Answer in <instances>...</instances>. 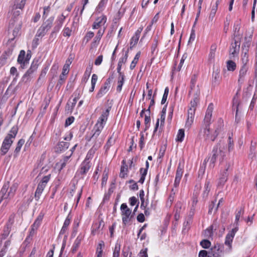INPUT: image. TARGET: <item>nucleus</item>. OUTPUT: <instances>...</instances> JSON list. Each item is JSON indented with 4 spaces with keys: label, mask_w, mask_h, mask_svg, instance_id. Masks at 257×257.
Returning <instances> with one entry per match:
<instances>
[{
    "label": "nucleus",
    "mask_w": 257,
    "mask_h": 257,
    "mask_svg": "<svg viewBox=\"0 0 257 257\" xmlns=\"http://www.w3.org/2000/svg\"><path fill=\"white\" fill-rule=\"evenodd\" d=\"M18 132V127L15 125L12 127L9 134L5 138L0 149L1 155H5L10 149Z\"/></svg>",
    "instance_id": "nucleus-1"
},
{
    "label": "nucleus",
    "mask_w": 257,
    "mask_h": 257,
    "mask_svg": "<svg viewBox=\"0 0 257 257\" xmlns=\"http://www.w3.org/2000/svg\"><path fill=\"white\" fill-rule=\"evenodd\" d=\"M102 130L101 125H95L92 131V135L87 140L88 141H91L93 143V149H98L103 142L104 138L100 135Z\"/></svg>",
    "instance_id": "nucleus-2"
},
{
    "label": "nucleus",
    "mask_w": 257,
    "mask_h": 257,
    "mask_svg": "<svg viewBox=\"0 0 257 257\" xmlns=\"http://www.w3.org/2000/svg\"><path fill=\"white\" fill-rule=\"evenodd\" d=\"M26 0H13L14 6L12 10L13 17L10 21V25L14 26L15 22L18 20V17L20 15L22 9L25 5Z\"/></svg>",
    "instance_id": "nucleus-3"
},
{
    "label": "nucleus",
    "mask_w": 257,
    "mask_h": 257,
    "mask_svg": "<svg viewBox=\"0 0 257 257\" xmlns=\"http://www.w3.org/2000/svg\"><path fill=\"white\" fill-rule=\"evenodd\" d=\"M212 153V156L210 159V166L211 168H213L217 159L219 158L220 160H222L225 156L224 146L222 147L220 144H218L213 148Z\"/></svg>",
    "instance_id": "nucleus-4"
},
{
    "label": "nucleus",
    "mask_w": 257,
    "mask_h": 257,
    "mask_svg": "<svg viewBox=\"0 0 257 257\" xmlns=\"http://www.w3.org/2000/svg\"><path fill=\"white\" fill-rule=\"evenodd\" d=\"M213 110V105L212 103H210L207 109L204 119V123L205 125V128H204V134L207 136H208L209 133V128H208V126L211 123Z\"/></svg>",
    "instance_id": "nucleus-5"
},
{
    "label": "nucleus",
    "mask_w": 257,
    "mask_h": 257,
    "mask_svg": "<svg viewBox=\"0 0 257 257\" xmlns=\"http://www.w3.org/2000/svg\"><path fill=\"white\" fill-rule=\"evenodd\" d=\"M122 215V220L123 224L126 225L131 220L130 217L132 211L128 208L125 203H122L120 206Z\"/></svg>",
    "instance_id": "nucleus-6"
},
{
    "label": "nucleus",
    "mask_w": 257,
    "mask_h": 257,
    "mask_svg": "<svg viewBox=\"0 0 257 257\" xmlns=\"http://www.w3.org/2000/svg\"><path fill=\"white\" fill-rule=\"evenodd\" d=\"M197 104L196 102L194 101H191L190 102L191 106L188 110V118L186 122V126L189 128L193 122L195 107Z\"/></svg>",
    "instance_id": "nucleus-7"
},
{
    "label": "nucleus",
    "mask_w": 257,
    "mask_h": 257,
    "mask_svg": "<svg viewBox=\"0 0 257 257\" xmlns=\"http://www.w3.org/2000/svg\"><path fill=\"white\" fill-rule=\"evenodd\" d=\"M240 38H233V42H232L229 50L230 58L235 57L237 55L239 51L240 48Z\"/></svg>",
    "instance_id": "nucleus-8"
},
{
    "label": "nucleus",
    "mask_w": 257,
    "mask_h": 257,
    "mask_svg": "<svg viewBox=\"0 0 257 257\" xmlns=\"http://www.w3.org/2000/svg\"><path fill=\"white\" fill-rule=\"evenodd\" d=\"M113 79V77H109L106 81L104 83L103 85L101 87L99 91L98 92L96 97L99 98L102 97L105 94L109 89L110 87V83Z\"/></svg>",
    "instance_id": "nucleus-9"
},
{
    "label": "nucleus",
    "mask_w": 257,
    "mask_h": 257,
    "mask_svg": "<svg viewBox=\"0 0 257 257\" xmlns=\"http://www.w3.org/2000/svg\"><path fill=\"white\" fill-rule=\"evenodd\" d=\"M91 167L90 161L85 159L81 163L79 169L77 172L78 175L83 176L86 174Z\"/></svg>",
    "instance_id": "nucleus-10"
},
{
    "label": "nucleus",
    "mask_w": 257,
    "mask_h": 257,
    "mask_svg": "<svg viewBox=\"0 0 257 257\" xmlns=\"http://www.w3.org/2000/svg\"><path fill=\"white\" fill-rule=\"evenodd\" d=\"M249 67L248 65H241L238 75V82L239 83H242L245 79V77L248 73Z\"/></svg>",
    "instance_id": "nucleus-11"
},
{
    "label": "nucleus",
    "mask_w": 257,
    "mask_h": 257,
    "mask_svg": "<svg viewBox=\"0 0 257 257\" xmlns=\"http://www.w3.org/2000/svg\"><path fill=\"white\" fill-rule=\"evenodd\" d=\"M109 110V108H107L104 111H103L100 116L99 117L97 123L95 125H100L102 126V129H103L107 120Z\"/></svg>",
    "instance_id": "nucleus-12"
},
{
    "label": "nucleus",
    "mask_w": 257,
    "mask_h": 257,
    "mask_svg": "<svg viewBox=\"0 0 257 257\" xmlns=\"http://www.w3.org/2000/svg\"><path fill=\"white\" fill-rule=\"evenodd\" d=\"M29 58L28 55L27 58H25V52L24 50H21L18 58V62L21 64L22 68L24 69L29 63Z\"/></svg>",
    "instance_id": "nucleus-13"
},
{
    "label": "nucleus",
    "mask_w": 257,
    "mask_h": 257,
    "mask_svg": "<svg viewBox=\"0 0 257 257\" xmlns=\"http://www.w3.org/2000/svg\"><path fill=\"white\" fill-rule=\"evenodd\" d=\"M237 231V228L236 227L232 229L231 230L227 233L225 237V244L228 246L229 250L231 248V243Z\"/></svg>",
    "instance_id": "nucleus-14"
},
{
    "label": "nucleus",
    "mask_w": 257,
    "mask_h": 257,
    "mask_svg": "<svg viewBox=\"0 0 257 257\" xmlns=\"http://www.w3.org/2000/svg\"><path fill=\"white\" fill-rule=\"evenodd\" d=\"M67 16V15L65 16L64 14H62L61 15L58 17L55 22V26L53 28V31L52 34L56 33L60 30Z\"/></svg>",
    "instance_id": "nucleus-15"
},
{
    "label": "nucleus",
    "mask_w": 257,
    "mask_h": 257,
    "mask_svg": "<svg viewBox=\"0 0 257 257\" xmlns=\"http://www.w3.org/2000/svg\"><path fill=\"white\" fill-rule=\"evenodd\" d=\"M222 250L223 247L221 245H215L211 248L210 254L211 257H221L223 254Z\"/></svg>",
    "instance_id": "nucleus-16"
},
{
    "label": "nucleus",
    "mask_w": 257,
    "mask_h": 257,
    "mask_svg": "<svg viewBox=\"0 0 257 257\" xmlns=\"http://www.w3.org/2000/svg\"><path fill=\"white\" fill-rule=\"evenodd\" d=\"M106 17L103 15L97 18L92 25L93 29H98L101 26H104L106 22Z\"/></svg>",
    "instance_id": "nucleus-17"
},
{
    "label": "nucleus",
    "mask_w": 257,
    "mask_h": 257,
    "mask_svg": "<svg viewBox=\"0 0 257 257\" xmlns=\"http://www.w3.org/2000/svg\"><path fill=\"white\" fill-rule=\"evenodd\" d=\"M37 68L38 67L36 64H32L31 67L23 76V81L25 82L29 81L30 78V75L37 70Z\"/></svg>",
    "instance_id": "nucleus-18"
},
{
    "label": "nucleus",
    "mask_w": 257,
    "mask_h": 257,
    "mask_svg": "<svg viewBox=\"0 0 257 257\" xmlns=\"http://www.w3.org/2000/svg\"><path fill=\"white\" fill-rule=\"evenodd\" d=\"M105 29V28H103V29H100L99 30L96 36L94 38L93 41L91 44L92 47H96V46L98 45L99 42L104 33Z\"/></svg>",
    "instance_id": "nucleus-19"
},
{
    "label": "nucleus",
    "mask_w": 257,
    "mask_h": 257,
    "mask_svg": "<svg viewBox=\"0 0 257 257\" xmlns=\"http://www.w3.org/2000/svg\"><path fill=\"white\" fill-rule=\"evenodd\" d=\"M230 165H228L227 166L226 168H225V170L223 172V173L221 174V177L219 178V181H218V185L219 186H223L226 182V181L227 180V171L229 168Z\"/></svg>",
    "instance_id": "nucleus-20"
},
{
    "label": "nucleus",
    "mask_w": 257,
    "mask_h": 257,
    "mask_svg": "<svg viewBox=\"0 0 257 257\" xmlns=\"http://www.w3.org/2000/svg\"><path fill=\"white\" fill-rule=\"evenodd\" d=\"M143 29L140 28V30H138L135 33V35L132 38L131 42H130V49H132L135 45H136L139 40L140 38V34L142 31Z\"/></svg>",
    "instance_id": "nucleus-21"
},
{
    "label": "nucleus",
    "mask_w": 257,
    "mask_h": 257,
    "mask_svg": "<svg viewBox=\"0 0 257 257\" xmlns=\"http://www.w3.org/2000/svg\"><path fill=\"white\" fill-rule=\"evenodd\" d=\"M183 174V170L180 168V165L178 167L176 174V177L174 182V185L177 187L179 185L180 180L181 179L182 176Z\"/></svg>",
    "instance_id": "nucleus-22"
},
{
    "label": "nucleus",
    "mask_w": 257,
    "mask_h": 257,
    "mask_svg": "<svg viewBox=\"0 0 257 257\" xmlns=\"http://www.w3.org/2000/svg\"><path fill=\"white\" fill-rule=\"evenodd\" d=\"M46 186L39 183L36 191L35 193V198L37 201H38L40 199V196L42 193Z\"/></svg>",
    "instance_id": "nucleus-23"
},
{
    "label": "nucleus",
    "mask_w": 257,
    "mask_h": 257,
    "mask_svg": "<svg viewBox=\"0 0 257 257\" xmlns=\"http://www.w3.org/2000/svg\"><path fill=\"white\" fill-rule=\"evenodd\" d=\"M81 93L82 92L81 90L78 89L76 90L73 93L72 96H74V98L72 102L70 101V103L72 104V107H75L77 100L80 98Z\"/></svg>",
    "instance_id": "nucleus-24"
},
{
    "label": "nucleus",
    "mask_w": 257,
    "mask_h": 257,
    "mask_svg": "<svg viewBox=\"0 0 257 257\" xmlns=\"http://www.w3.org/2000/svg\"><path fill=\"white\" fill-rule=\"evenodd\" d=\"M54 18L51 17L49 18L46 22H45L42 25V27L44 28V29L46 31H48L52 27L53 23Z\"/></svg>",
    "instance_id": "nucleus-25"
},
{
    "label": "nucleus",
    "mask_w": 257,
    "mask_h": 257,
    "mask_svg": "<svg viewBox=\"0 0 257 257\" xmlns=\"http://www.w3.org/2000/svg\"><path fill=\"white\" fill-rule=\"evenodd\" d=\"M69 146V143L67 142H59L56 148V151L57 152H62L66 149H68Z\"/></svg>",
    "instance_id": "nucleus-26"
},
{
    "label": "nucleus",
    "mask_w": 257,
    "mask_h": 257,
    "mask_svg": "<svg viewBox=\"0 0 257 257\" xmlns=\"http://www.w3.org/2000/svg\"><path fill=\"white\" fill-rule=\"evenodd\" d=\"M71 217L68 215L67 218L64 221L63 225L61 229L60 233L61 234H64L68 229V227L70 223Z\"/></svg>",
    "instance_id": "nucleus-27"
},
{
    "label": "nucleus",
    "mask_w": 257,
    "mask_h": 257,
    "mask_svg": "<svg viewBox=\"0 0 257 257\" xmlns=\"http://www.w3.org/2000/svg\"><path fill=\"white\" fill-rule=\"evenodd\" d=\"M107 2V0H101L96 8V12L98 13L102 12L104 10Z\"/></svg>",
    "instance_id": "nucleus-28"
},
{
    "label": "nucleus",
    "mask_w": 257,
    "mask_h": 257,
    "mask_svg": "<svg viewBox=\"0 0 257 257\" xmlns=\"http://www.w3.org/2000/svg\"><path fill=\"white\" fill-rule=\"evenodd\" d=\"M125 161L124 160L122 162L123 165L121 167L120 172L119 174V176L123 178H124L126 176L128 170L127 166L125 164Z\"/></svg>",
    "instance_id": "nucleus-29"
},
{
    "label": "nucleus",
    "mask_w": 257,
    "mask_h": 257,
    "mask_svg": "<svg viewBox=\"0 0 257 257\" xmlns=\"http://www.w3.org/2000/svg\"><path fill=\"white\" fill-rule=\"evenodd\" d=\"M42 219H43V216L39 215L38 216V217L36 218V219L35 220L34 223L32 225L31 228L33 230H37L38 229V228H39L40 225L41 224Z\"/></svg>",
    "instance_id": "nucleus-30"
},
{
    "label": "nucleus",
    "mask_w": 257,
    "mask_h": 257,
    "mask_svg": "<svg viewBox=\"0 0 257 257\" xmlns=\"http://www.w3.org/2000/svg\"><path fill=\"white\" fill-rule=\"evenodd\" d=\"M124 75H121V77H118L117 81V86L116 87V91L117 92H120L121 91L122 85L124 83Z\"/></svg>",
    "instance_id": "nucleus-31"
},
{
    "label": "nucleus",
    "mask_w": 257,
    "mask_h": 257,
    "mask_svg": "<svg viewBox=\"0 0 257 257\" xmlns=\"http://www.w3.org/2000/svg\"><path fill=\"white\" fill-rule=\"evenodd\" d=\"M25 140L23 139H20L17 144V147L15 150V151H14V153H15V157H17V155L19 154V153L20 152L21 149V148L23 146V145L25 143Z\"/></svg>",
    "instance_id": "nucleus-32"
},
{
    "label": "nucleus",
    "mask_w": 257,
    "mask_h": 257,
    "mask_svg": "<svg viewBox=\"0 0 257 257\" xmlns=\"http://www.w3.org/2000/svg\"><path fill=\"white\" fill-rule=\"evenodd\" d=\"M218 8L216 7V6H212L211 11L208 17V20L210 22H212L214 18Z\"/></svg>",
    "instance_id": "nucleus-33"
},
{
    "label": "nucleus",
    "mask_w": 257,
    "mask_h": 257,
    "mask_svg": "<svg viewBox=\"0 0 257 257\" xmlns=\"http://www.w3.org/2000/svg\"><path fill=\"white\" fill-rule=\"evenodd\" d=\"M227 69L229 71H233L235 70L236 65L234 62L232 60H228L226 62Z\"/></svg>",
    "instance_id": "nucleus-34"
},
{
    "label": "nucleus",
    "mask_w": 257,
    "mask_h": 257,
    "mask_svg": "<svg viewBox=\"0 0 257 257\" xmlns=\"http://www.w3.org/2000/svg\"><path fill=\"white\" fill-rule=\"evenodd\" d=\"M213 225L209 226L204 232V235L205 237L212 238L213 236Z\"/></svg>",
    "instance_id": "nucleus-35"
},
{
    "label": "nucleus",
    "mask_w": 257,
    "mask_h": 257,
    "mask_svg": "<svg viewBox=\"0 0 257 257\" xmlns=\"http://www.w3.org/2000/svg\"><path fill=\"white\" fill-rule=\"evenodd\" d=\"M140 56V52L137 53L131 64L130 69L131 70H133L136 67V65L138 62Z\"/></svg>",
    "instance_id": "nucleus-36"
},
{
    "label": "nucleus",
    "mask_w": 257,
    "mask_h": 257,
    "mask_svg": "<svg viewBox=\"0 0 257 257\" xmlns=\"http://www.w3.org/2000/svg\"><path fill=\"white\" fill-rule=\"evenodd\" d=\"M120 249V244L116 242L113 252V257H119Z\"/></svg>",
    "instance_id": "nucleus-37"
},
{
    "label": "nucleus",
    "mask_w": 257,
    "mask_h": 257,
    "mask_svg": "<svg viewBox=\"0 0 257 257\" xmlns=\"http://www.w3.org/2000/svg\"><path fill=\"white\" fill-rule=\"evenodd\" d=\"M15 215L14 214H12L9 216L8 221L6 224V226L8 228L11 229L12 226L15 221Z\"/></svg>",
    "instance_id": "nucleus-38"
},
{
    "label": "nucleus",
    "mask_w": 257,
    "mask_h": 257,
    "mask_svg": "<svg viewBox=\"0 0 257 257\" xmlns=\"http://www.w3.org/2000/svg\"><path fill=\"white\" fill-rule=\"evenodd\" d=\"M197 81V76L196 75L194 74L193 75L191 79V91L190 92H193V91L195 90V84Z\"/></svg>",
    "instance_id": "nucleus-39"
},
{
    "label": "nucleus",
    "mask_w": 257,
    "mask_h": 257,
    "mask_svg": "<svg viewBox=\"0 0 257 257\" xmlns=\"http://www.w3.org/2000/svg\"><path fill=\"white\" fill-rule=\"evenodd\" d=\"M140 172L141 177L140 180H139V182L141 184H143L145 180V177H146V176L147 173V170H144L143 168H141Z\"/></svg>",
    "instance_id": "nucleus-40"
},
{
    "label": "nucleus",
    "mask_w": 257,
    "mask_h": 257,
    "mask_svg": "<svg viewBox=\"0 0 257 257\" xmlns=\"http://www.w3.org/2000/svg\"><path fill=\"white\" fill-rule=\"evenodd\" d=\"M140 172L141 177L140 180H139V182L141 184H143L145 180V177H146V176L147 173V170H144L143 168H141Z\"/></svg>",
    "instance_id": "nucleus-41"
},
{
    "label": "nucleus",
    "mask_w": 257,
    "mask_h": 257,
    "mask_svg": "<svg viewBox=\"0 0 257 257\" xmlns=\"http://www.w3.org/2000/svg\"><path fill=\"white\" fill-rule=\"evenodd\" d=\"M128 51L127 50L124 54H123L122 56L120 58L118 62V65L122 66L123 64H124L126 62L128 57Z\"/></svg>",
    "instance_id": "nucleus-42"
},
{
    "label": "nucleus",
    "mask_w": 257,
    "mask_h": 257,
    "mask_svg": "<svg viewBox=\"0 0 257 257\" xmlns=\"http://www.w3.org/2000/svg\"><path fill=\"white\" fill-rule=\"evenodd\" d=\"M185 136L184 131L183 129H180L178 131L177 136V141L180 142H182L184 139Z\"/></svg>",
    "instance_id": "nucleus-43"
},
{
    "label": "nucleus",
    "mask_w": 257,
    "mask_h": 257,
    "mask_svg": "<svg viewBox=\"0 0 257 257\" xmlns=\"http://www.w3.org/2000/svg\"><path fill=\"white\" fill-rule=\"evenodd\" d=\"M242 65H248V55L246 52H244L241 56Z\"/></svg>",
    "instance_id": "nucleus-44"
},
{
    "label": "nucleus",
    "mask_w": 257,
    "mask_h": 257,
    "mask_svg": "<svg viewBox=\"0 0 257 257\" xmlns=\"http://www.w3.org/2000/svg\"><path fill=\"white\" fill-rule=\"evenodd\" d=\"M210 182L209 181H206L204 185V191L203 193L204 196H207L208 193L210 190Z\"/></svg>",
    "instance_id": "nucleus-45"
},
{
    "label": "nucleus",
    "mask_w": 257,
    "mask_h": 257,
    "mask_svg": "<svg viewBox=\"0 0 257 257\" xmlns=\"http://www.w3.org/2000/svg\"><path fill=\"white\" fill-rule=\"evenodd\" d=\"M223 121L222 120H220V124L218 126V127L216 128V129L215 130V132H214V137L213 138H211V140L212 141H214V140L215 139V138L217 137V136H218V135L219 134L220 131H221V128L223 126Z\"/></svg>",
    "instance_id": "nucleus-46"
},
{
    "label": "nucleus",
    "mask_w": 257,
    "mask_h": 257,
    "mask_svg": "<svg viewBox=\"0 0 257 257\" xmlns=\"http://www.w3.org/2000/svg\"><path fill=\"white\" fill-rule=\"evenodd\" d=\"M47 33V31H46L43 27H42L41 26L40 27V28L38 30V31L37 32V34L36 35V37H43L46 33Z\"/></svg>",
    "instance_id": "nucleus-47"
},
{
    "label": "nucleus",
    "mask_w": 257,
    "mask_h": 257,
    "mask_svg": "<svg viewBox=\"0 0 257 257\" xmlns=\"http://www.w3.org/2000/svg\"><path fill=\"white\" fill-rule=\"evenodd\" d=\"M200 245L204 248H208L211 245L210 241L207 239L202 240L200 242Z\"/></svg>",
    "instance_id": "nucleus-48"
},
{
    "label": "nucleus",
    "mask_w": 257,
    "mask_h": 257,
    "mask_svg": "<svg viewBox=\"0 0 257 257\" xmlns=\"http://www.w3.org/2000/svg\"><path fill=\"white\" fill-rule=\"evenodd\" d=\"M169 88L168 87H166L165 89V90H164V93L162 100H161V103L162 104H164L167 101V97H168V95L169 94Z\"/></svg>",
    "instance_id": "nucleus-49"
},
{
    "label": "nucleus",
    "mask_w": 257,
    "mask_h": 257,
    "mask_svg": "<svg viewBox=\"0 0 257 257\" xmlns=\"http://www.w3.org/2000/svg\"><path fill=\"white\" fill-rule=\"evenodd\" d=\"M70 63H71V62L68 63H67V62H66V63L63 66L62 72V73L63 75H66L68 73Z\"/></svg>",
    "instance_id": "nucleus-50"
},
{
    "label": "nucleus",
    "mask_w": 257,
    "mask_h": 257,
    "mask_svg": "<svg viewBox=\"0 0 257 257\" xmlns=\"http://www.w3.org/2000/svg\"><path fill=\"white\" fill-rule=\"evenodd\" d=\"M104 246V242L103 241L101 240L99 241L98 246L96 249V253H99V254L102 253V248Z\"/></svg>",
    "instance_id": "nucleus-51"
},
{
    "label": "nucleus",
    "mask_w": 257,
    "mask_h": 257,
    "mask_svg": "<svg viewBox=\"0 0 257 257\" xmlns=\"http://www.w3.org/2000/svg\"><path fill=\"white\" fill-rule=\"evenodd\" d=\"M149 115H145V130H147L150 126V122L151 121V118L150 116V113L148 112Z\"/></svg>",
    "instance_id": "nucleus-52"
},
{
    "label": "nucleus",
    "mask_w": 257,
    "mask_h": 257,
    "mask_svg": "<svg viewBox=\"0 0 257 257\" xmlns=\"http://www.w3.org/2000/svg\"><path fill=\"white\" fill-rule=\"evenodd\" d=\"M199 257H211L210 254V251L208 252L205 250H200L199 252Z\"/></svg>",
    "instance_id": "nucleus-53"
},
{
    "label": "nucleus",
    "mask_w": 257,
    "mask_h": 257,
    "mask_svg": "<svg viewBox=\"0 0 257 257\" xmlns=\"http://www.w3.org/2000/svg\"><path fill=\"white\" fill-rule=\"evenodd\" d=\"M93 36V32L89 31L87 32L86 35L85 36L84 38V41H86V43H87Z\"/></svg>",
    "instance_id": "nucleus-54"
},
{
    "label": "nucleus",
    "mask_w": 257,
    "mask_h": 257,
    "mask_svg": "<svg viewBox=\"0 0 257 257\" xmlns=\"http://www.w3.org/2000/svg\"><path fill=\"white\" fill-rule=\"evenodd\" d=\"M144 191L143 190H141L140 191L139 193V196L141 201V208H143V207H144Z\"/></svg>",
    "instance_id": "nucleus-55"
},
{
    "label": "nucleus",
    "mask_w": 257,
    "mask_h": 257,
    "mask_svg": "<svg viewBox=\"0 0 257 257\" xmlns=\"http://www.w3.org/2000/svg\"><path fill=\"white\" fill-rule=\"evenodd\" d=\"M114 143V140L112 139V137H110L108 140L105 147L106 150H107Z\"/></svg>",
    "instance_id": "nucleus-56"
},
{
    "label": "nucleus",
    "mask_w": 257,
    "mask_h": 257,
    "mask_svg": "<svg viewBox=\"0 0 257 257\" xmlns=\"http://www.w3.org/2000/svg\"><path fill=\"white\" fill-rule=\"evenodd\" d=\"M50 179V175L45 176L43 177L41 182L39 183H40L42 185H44L45 186H46V185H47V183L49 182Z\"/></svg>",
    "instance_id": "nucleus-57"
},
{
    "label": "nucleus",
    "mask_w": 257,
    "mask_h": 257,
    "mask_svg": "<svg viewBox=\"0 0 257 257\" xmlns=\"http://www.w3.org/2000/svg\"><path fill=\"white\" fill-rule=\"evenodd\" d=\"M71 30L65 27L63 31L64 36L69 37L71 35Z\"/></svg>",
    "instance_id": "nucleus-58"
},
{
    "label": "nucleus",
    "mask_w": 257,
    "mask_h": 257,
    "mask_svg": "<svg viewBox=\"0 0 257 257\" xmlns=\"http://www.w3.org/2000/svg\"><path fill=\"white\" fill-rule=\"evenodd\" d=\"M256 99H257V96L255 95V94H254L253 95V96L252 97V99L251 100V101L250 102V105H249V109L250 110H252L253 107H254V104L255 103V102H256Z\"/></svg>",
    "instance_id": "nucleus-59"
},
{
    "label": "nucleus",
    "mask_w": 257,
    "mask_h": 257,
    "mask_svg": "<svg viewBox=\"0 0 257 257\" xmlns=\"http://www.w3.org/2000/svg\"><path fill=\"white\" fill-rule=\"evenodd\" d=\"M97 150L93 149V147H92L91 149L88 152L85 159H88V161H89V159L92 157V156Z\"/></svg>",
    "instance_id": "nucleus-60"
},
{
    "label": "nucleus",
    "mask_w": 257,
    "mask_h": 257,
    "mask_svg": "<svg viewBox=\"0 0 257 257\" xmlns=\"http://www.w3.org/2000/svg\"><path fill=\"white\" fill-rule=\"evenodd\" d=\"M239 30V27L238 25L234 26V34H233V38H240L238 35V32Z\"/></svg>",
    "instance_id": "nucleus-61"
},
{
    "label": "nucleus",
    "mask_w": 257,
    "mask_h": 257,
    "mask_svg": "<svg viewBox=\"0 0 257 257\" xmlns=\"http://www.w3.org/2000/svg\"><path fill=\"white\" fill-rule=\"evenodd\" d=\"M73 137L72 132H69L67 133L64 137V140L66 141H69L71 140Z\"/></svg>",
    "instance_id": "nucleus-62"
},
{
    "label": "nucleus",
    "mask_w": 257,
    "mask_h": 257,
    "mask_svg": "<svg viewBox=\"0 0 257 257\" xmlns=\"http://www.w3.org/2000/svg\"><path fill=\"white\" fill-rule=\"evenodd\" d=\"M103 56L100 55L95 60L94 64L95 65L98 66L100 65L102 61Z\"/></svg>",
    "instance_id": "nucleus-63"
},
{
    "label": "nucleus",
    "mask_w": 257,
    "mask_h": 257,
    "mask_svg": "<svg viewBox=\"0 0 257 257\" xmlns=\"http://www.w3.org/2000/svg\"><path fill=\"white\" fill-rule=\"evenodd\" d=\"M140 257H148L147 248L142 249L139 253Z\"/></svg>",
    "instance_id": "nucleus-64"
}]
</instances>
